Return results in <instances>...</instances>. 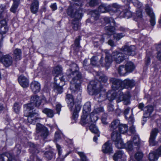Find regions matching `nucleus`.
<instances>
[{
    "label": "nucleus",
    "instance_id": "obj_1",
    "mask_svg": "<svg viewBox=\"0 0 161 161\" xmlns=\"http://www.w3.org/2000/svg\"><path fill=\"white\" fill-rule=\"evenodd\" d=\"M66 73L68 78H72L70 82V90L72 93L77 92L80 90L81 74L78 71V68L77 64L73 63L70 65Z\"/></svg>",
    "mask_w": 161,
    "mask_h": 161
},
{
    "label": "nucleus",
    "instance_id": "obj_2",
    "mask_svg": "<svg viewBox=\"0 0 161 161\" xmlns=\"http://www.w3.org/2000/svg\"><path fill=\"white\" fill-rule=\"evenodd\" d=\"M106 57L105 59V63L104 64L102 63L103 60L102 58L100 60V62L103 66H105L106 67H108L112 62V59L116 63L120 64L123 61L125 58V56L121 52L115 50L113 51L111 56L108 53V50H106L105 52Z\"/></svg>",
    "mask_w": 161,
    "mask_h": 161
},
{
    "label": "nucleus",
    "instance_id": "obj_3",
    "mask_svg": "<svg viewBox=\"0 0 161 161\" xmlns=\"http://www.w3.org/2000/svg\"><path fill=\"white\" fill-rule=\"evenodd\" d=\"M82 5L81 1L73 2L67 10V15L74 19H80L83 16L82 10L80 8Z\"/></svg>",
    "mask_w": 161,
    "mask_h": 161
},
{
    "label": "nucleus",
    "instance_id": "obj_4",
    "mask_svg": "<svg viewBox=\"0 0 161 161\" xmlns=\"http://www.w3.org/2000/svg\"><path fill=\"white\" fill-rule=\"evenodd\" d=\"M97 85L96 82L93 81L90 82L87 86V90L89 94L95 95V98L98 102H102L106 99L107 98L108 99V97L111 98V97H110L109 96L110 93L107 94L104 91L101 92V94L98 96L97 94L100 92V90L97 88Z\"/></svg>",
    "mask_w": 161,
    "mask_h": 161
},
{
    "label": "nucleus",
    "instance_id": "obj_5",
    "mask_svg": "<svg viewBox=\"0 0 161 161\" xmlns=\"http://www.w3.org/2000/svg\"><path fill=\"white\" fill-rule=\"evenodd\" d=\"M120 7L116 3L113 4L112 5L107 6L103 4L100 5L98 8V11L96 10H93L90 12L92 18L95 20H98L99 17V12L101 13H105L111 10L115 12L117 11L118 9H120Z\"/></svg>",
    "mask_w": 161,
    "mask_h": 161
},
{
    "label": "nucleus",
    "instance_id": "obj_6",
    "mask_svg": "<svg viewBox=\"0 0 161 161\" xmlns=\"http://www.w3.org/2000/svg\"><path fill=\"white\" fill-rule=\"evenodd\" d=\"M98 119L97 114L94 111H93L89 115H88L87 114L82 115L81 116L80 123L82 125L94 123Z\"/></svg>",
    "mask_w": 161,
    "mask_h": 161
},
{
    "label": "nucleus",
    "instance_id": "obj_7",
    "mask_svg": "<svg viewBox=\"0 0 161 161\" xmlns=\"http://www.w3.org/2000/svg\"><path fill=\"white\" fill-rule=\"evenodd\" d=\"M41 103V101L39 97L34 96L31 97V103L24 105V108L26 111H30L34 108V107H39Z\"/></svg>",
    "mask_w": 161,
    "mask_h": 161
},
{
    "label": "nucleus",
    "instance_id": "obj_8",
    "mask_svg": "<svg viewBox=\"0 0 161 161\" xmlns=\"http://www.w3.org/2000/svg\"><path fill=\"white\" fill-rule=\"evenodd\" d=\"M36 133L40 135L41 139L45 140L47 139L49 132L46 127L40 123H37L36 126Z\"/></svg>",
    "mask_w": 161,
    "mask_h": 161
},
{
    "label": "nucleus",
    "instance_id": "obj_9",
    "mask_svg": "<svg viewBox=\"0 0 161 161\" xmlns=\"http://www.w3.org/2000/svg\"><path fill=\"white\" fill-rule=\"evenodd\" d=\"M6 20L5 19L0 20V47L2 46L3 35L5 34L8 31Z\"/></svg>",
    "mask_w": 161,
    "mask_h": 161
},
{
    "label": "nucleus",
    "instance_id": "obj_10",
    "mask_svg": "<svg viewBox=\"0 0 161 161\" xmlns=\"http://www.w3.org/2000/svg\"><path fill=\"white\" fill-rule=\"evenodd\" d=\"M111 138L115 142L116 147L118 149L124 148L125 144L123 143L122 140L120 138V134L114 132L111 135Z\"/></svg>",
    "mask_w": 161,
    "mask_h": 161
},
{
    "label": "nucleus",
    "instance_id": "obj_11",
    "mask_svg": "<svg viewBox=\"0 0 161 161\" xmlns=\"http://www.w3.org/2000/svg\"><path fill=\"white\" fill-rule=\"evenodd\" d=\"M136 47L135 46H129L127 45H125L121 49L123 53L126 55L132 56L136 54Z\"/></svg>",
    "mask_w": 161,
    "mask_h": 161
},
{
    "label": "nucleus",
    "instance_id": "obj_12",
    "mask_svg": "<svg viewBox=\"0 0 161 161\" xmlns=\"http://www.w3.org/2000/svg\"><path fill=\"white\" fill-rule=\"evenodd\" d=\"M145 11L147 14L150 18V22L151 26L153 27L156 24L155 16L152 9L148 5H146Z\"/></svg>",
    "mask_w": 161,
    "mask_h": 161
},
{
    "label": "nucleus",
    "instance_id": "obj_13",
    "mask_svg": "<svg viewBox=\"0 0 161 161\" xmlns=\"http://www.w3.org/2000/svg\"><path fill=\"white\" fill-rule=\"evenodd\" d=\"M80 96L81 99V95L80 94V95H78L77 97V99L78 100V101L77 102H74L73 96L71 94H67L66 95V100L68 104V106L70 110H71L73 108V107L75 106V103H77L79 102L80 97Z\"/></svg>",
    "mask_w": 161,
    "mask_h": 161
},
{
    "label": "nucleus",
    "instance_id": "obj_14",
    "mask_svg": "<svg viewBox=\"0 0 161 161\" xmlns=\"http://www.w3.org/2000/svg\"><path fill=\"white\" fill-rule=\"evenodd\" d=\"M159 131V130L157 128L153 129L152 130L149 140V145L153 146L158 144V142L155 141V139Z\"/></svg>",
    "mask_w": 161,
    "mask_h": 161
},
{
    "label": "nucleus",
    "instance_id": "obj_15",
    "mask_svg": "<svg viewBox=\"0 0 161 161\" xmlns=\"http://www.w3.org/2000/svg\"><path fill=\"white\" fill-rule=\"evenodd\" d=\"M110 82L112 84V88L114 90H120L123 88L122 81L117 79L111 78L110 80Z\"/></svg>",
    "mask_w": 161,
    "mask_h": 161
},
{
    "label": "nucleus",
    "instance_id": "obj_16",
    "mask_svg": "<svg viewBox=\"0 0 161 161\" xmlns=\"http://www.w3.org/2000/svg\"><path fill=\"white\" fill-rule=\"evenodd\" d=\"M39 114L36 112H32L31 113L29 112V115L27 116V120L29 123L31 124H35L37 121L41 118L37 117Z\"/></svg>",
    "mask_w": 161,
    "mask_h": 161
},
{
    "label": "nucleus",
    "instance_id": "obj_17",
    "mask_svg": "<svg viewBox=\"0 0 161 161\" xmlns=\"http://www.w3.org/2000/svg\"><path fill=\"white\" fill-rule=\"evenodd\" d=\"M80 97L79 102L77 103H75V106L73 107V108L71 110H70L71 111H73L72 117L74 120H76L78 118V113L80 110L81 107L80 103L81 98L80 96Z\"/></svg>",
    "mask_w": 161,
    "mask_h": 161
},
{
    "label": "nucleus",
    "instance_id": "obj_18",
    "mask_svg": "<svg viewBox=\"0 0 161 161\" xmlns=\"http://www.w3.org/2000/svg\"><path fill=\"white\" fill-rule=\"evenodd\" d=\"M158 155L161 156V146L156 151L151 152L149 154V159L150 161H156L158 158Z\"/></svg>",
    "mask_w": 161,
    "mask_h": 161
},
{
    "label": "nucleus",
    "instance_id": "obj_19",
    "mask_svg": "<svg viewBox=\"0 0 161 161\" xmlns=\"http://www.w3.org/2000/svg\"><path fill=\"white\" fill-rule=\"evenodd\" d=\"M111 98L108 97V100L110 101L115 98H117L119 100V101H118V102H119L124 100L125 99L124 95L123 92L120 91V90L118 91L117 93L116 92H115L114 91H113L112 93L111 94Z\"/></svg>",
    "mask_w": 161,
    "mask_h": 161
},
{
    "label": "nucleus",
    "instance_id": "obj_20",
    "mask_svg": "<svg viewBox=\"0 0 161 161\" xmlns=\"http://www.w3.org/2000/svg\"><path fill=\"white\" fill-rule=\"evenodd\" d=\"M119 6L120 7V8L118 9L117 11H115V12L117 13L120 17L126 18L127 19H128L131 17L132 14L130 11L127 9L122 11L123 9L121 7Z\"/></svg>",
    "mask_w": 161,
    "mask_h": 161
},
{
    "label": "nucleus",
    "instance_id": "obj_21",
    "mask_svg": "<svg viewBox=\"0 0 161 161\" xmlns=\"http://www.w3.org/2000/svg\"><path fill=\"white\" fill-rule=\"evenodd\" d=\"M39 2L37 0L32 1L30 7L31 11L33 14H36L39 9Z\"/></svg>",
    "mask_w": 161,
    "mask_h": 161
},
{
    "label": "nucleus",
    "instance_id": "obj_22",
    "mask_svg": "<svg viewBox=\"0 0 161 161\" xmlns=\"http://www.w3.org/2000/svg\"><path fill=\"white\" fill-rule=\"evenodd\" d=\"M122 84L124 88H131L135 85V82L133 80H130L127 79L122 81Z\"/></svg>",
    "mask_w": 161,
    "mask_h": 161
},
{
    "label": "nucleus",
    "instance_id": "obj_23",
    "mask_svg": "<svg viewBox=\"0 0 161 161\" xmlns=\"http://www.w3.org/2000/svg\"><path fill=\"white\" fill-rule=\"evenodd\" d=\"M18 81L20 85L23 88L29 86L28 79L23 75L19 77Z\"/></svg>",
    "mask_w": 161,
    "mask_h": 161
},
{
    "label": "nucleus",
    "instance_id": "obj_24",
    "mask_svg": "<svg viewBox=\"0 0 161 161\" xmlns=\"http://www.w3.org/2000/svg\"><path fill=\"white\" fill-rule=\"evenodd\" d=\"M102 151L104 153H112V144L109 141L106 142L102 147Z\"/></svg>",
    "mask_w": 161,
    "mask_h": 161
},
{
    "label": "nucleus",
    "instance_id": "obj_25",
    "mask_svg": "<svg viewBox=\"0 0 161 161\" xmlns=\"http://www.w3.org/2000/svg\"><path fill=\"white\" fill-rule=\"evenodd\" d=\"M31 87L32 92L36 93L40 91L41 86L38 81H32L31 83Z\"/></svg>",
    "mask_w": 161,
    "mask_h": 161
},
{
    "label": "nucleus",
    "instance_id": "obj_26",
    "mask_svg": "<svg viewBox=\"0 0 161 161\" xmlns=\"http://www.w3.org/2000/svg\"><path fill=\"white\" fill-rule=\"evenodd\" d=\"M119 120H115L112 121L109 125V130L110 131H113L112 133L114 131L119 133L116 130L117 128H118L119 125H120Z\"/></svg>",
    "mask_w": 161,
    "mask_h": 161
},
{
    "label": "nucleus",
    "instance_id": "obj_27",
    "mask_svg": "<svg viewBox=\"0 0 161 161\" xmlns=\"http://www.w3.org/2000/svg\"><path fill=\"white\" fill-rule=\"evenodd\" d=\"M22 52L19 48H16L14 50V58L16 61L20 60L21 58Z\"/></svg>",
    "mask_w": 161,
    "mask_h": 161
},
{
    "label": "nucleus",
    "instance_id": "obj_28",
    "mask_svg": "<svg viewBox=\"0 0 161 161\" xmlns=\"http://www.w3.org/2000/svg\"><path fill=\"white\" fill-rule=\"evenodd\" d=\"M91 103L89 102H86L83 106L82 115L87 114L91 110Z\"/></svg>",
    "mask_w": 161,
    "mask_h": 161
},
{
    "label": "nucleus",
    "instance_id": "obj_29",
    "mask_svg": "<svg viewBox=\"0 0 161 161\" xmlns=\"http://www.w3.org/2000/svg\"><path fill=\"white\" fill-rule=\"evenodd\" d=\"M14 3L11 7L10 8V11L12 12L15 13L16 12L17 8L20 3V0H13Z\"/></svg>",
    "mask_w": 161,
    "mask_h": 161
},
{
    "label": "nucleus",
    "instance_id": "obj_30",
    "mask_svg": "<svg viewBox=\"0 0 161 161\" xmlns=\"http://www.w3.org/2000/svg\"><path fill=\"white\" fill-rule=\"evenodd\" d=\"M130 108H126L125 110L124 114L125 116V118L127 119L128 120V122L129 123L132 124L134 122V119L133 118V115H131L129 117H128L127 116V115L128 114L129 112Z\"/></svg>",
    "mask_w": 161,
    "mask_h": 161
},
{
    "label": "nucleus",
    "instance_id": "obj_31",
    "mask_svg": "<svg viewBox=\"0 0 161 161\" xmlns=\"http://www.w3.org/2000/svg\"><path fill=\"white\" fill-rule=\"evenodd\" d=\"M124 153L122 150L117 151L113 156V159L115 161H118L119 159L122 158L124 156Z\"/></svg>",
    "mask_w": 161,
    "mask_h": 161
},
{
    "label": "nucleus",
    "instance_id": "obj_32",
    "mask_svg": "<svg viewBox=\"0 0 161 161\" xmlns=\"http://www.w3.org/2000/svg\"><path fill=\"white\" fill-rule=\"evenodd\" d=\"M118 129L119 132V133L125 134L128 130V126L126 124H120Z\"/></svg>",
    "mask_w": 161,
    "mask_h": 161
},
{
    "label": "nucleus",
    "instance_id": "obj_33",
    "mask_svg": "<svg viewBox=\"0 0 161 161\" xmlns=\"http://www.w3.org/2000/svg\"><path fill=\"white\" fill-rule=\"evenodd\" d=\"M42 112L49 117L52 118L54 116V112L52 109L45 108L42 110Z\"/></svg>",
    "mask_w": 161,
    "mask_h": 161
},
{
    "label": "nucleus",
    "instance_id": "obj_34",
    "mask_svg": "<svg viewBox=\"0 0 161 161\" xmlns=\"http://www.w3.org/2000/svg\"><path fill=\"white\" fill-rule=\"evenodd\" d=\"M128 72H131L135 69V66L133 63L131 62L127 63L125 66Z\"/></svg>",
    "mask_w": 161,
    "mask_h": 161
},
{
    "label": "nucleus",
    "instance_id": "obj_35",
    "mask_svg": "<svg viewBox=\"0 0 161 161\" xmlns=\"http://www.w3.org/2000/svg\"><path fill=\"white\" fill-rule=\"evenodd\" d=\"M5 9L6 6L5 4L0 5V20L3 19L4 15H7Z\"/></svg>",
    "mask_w": 161,
    "mask_h": 161
},
{
    "label": "nucleus",
    "instance_id": "obj_36",
    "mask_svg": "<svg viewBox=\"0 0 161 161\" xmlns=\"http://www.w3.org/2000/svg\"><path fill=\"white\" fill-rule=\"evenodd\" d=\"M80 19H73L72 21V28L75 31H77L79 29L80 24L79 23V20Z\"/></svg>",
    "mask_w": 161,
    "mask_h": 161
},
{
    "label": "nucleus",
    "instance_id": "obj_37",
    "mask_svg": "<svg viewBox=\"0 0 161 161\" xmlns=\"http://www.w3.org/2000/svg\"><path fill=\"white\" fill-rule=\"evenodd\" d=\"M56 77H55L54 78V87L55 89L58 91V93H61L63 92V88L56 83Z\"/></svg>",
    "mask_w": 161,
    "mask_h": 161
},
{
    "label": "nucleus",
    "instance_id": "obj_38",
    "mask_svg": "<svg viewBox=\"0 0 161 161\" xmlns=\"http://www.w3.org/2000/svg\"><path fill=\"white\" fill-rule=\"evenodd\" d=\"M56 147L58 150V154L59 155L58 158L57 159V161H63L64 158H65L68 154L69 153L66 154L64 156V158H62L61 157V155L62 153V150L61 147L58 144H56Z\"/></svg>",
    "mask_w": 161,
    "mask_h": 161
},
{
    "label": "nucleus",
    "instance_id": "obj_39",
    "mask_svg": "<svg viewBox=\"0 0 161 161\" xmlns=\"http://www.w3.org/2000/svg\"><path fill=\"white\" fill-rule=\"evenodd\" d=\"M6 159H7L8 161H12V157L11 155L7 153L0 156V161H5Z\"/></svg>",
    "mask_w": 161,
    "mask_h": 161
},
{
    "label": "nucleus",
    "instance_id": "obj_40",
    "mask_svg": "<svg viewBox=\"0 0 161 161\" xmlns=\"http://www.w3.org/2000/svg\"><path fill=\"white\" fill-rule=\"evenodd\" d=\"M94 123L90 124L91 125L90 126V130L94 134H97V137L99 136V130L97 127Z\"/></svg>",
    "mask_w": 161,
    "mask_h": 161
},
{
    "label": "nucleus",
    "instance_id": "obj_41",
    "mask_svg": "<svg viewBox=\"0 0 161 161\" xmlns=\"http://www.w3.org/2000/svg\"><path fill=\"white\" fill-rule=\"evenodd\" d=\"M118 71L120 75H124L128 72L125 66L124 65H121L119 67Z\"/></svg>",
    "mask_w": 161,
    "mask_h": 161
},
{
    "label": "nucleus",
    "instance_id": "obj_42",
    "mask_svg": "<svg viewBox=\"0 0 161 161\" xmlns=\"http://www.w3.org/2000/svg\"><path fill=\"white\" fill-rule=\"evenodd\" d=\"M62 68L60 65H58L54 68L53 73V74L58 75L62 73Z\"/></svg>",
    "mask_w": 161,
    "mask_h": 161
},
{
    "label": "nucleus",
    "instance_id": "obj_43",
    "mask_svg": "<svg viewBox=\"0 0 161 161\" xmlns=\"http://www.w3.org/2000/svg\"><path fill=\"white\" fill-rule=\"evenodd\" d=\"M105 30L107 33L108 35H111L113 34L115 30L114 26L111 25H108L105 27Z\"/></svg>",
    "mask_w": 161,
    "mask_h": 161
},
{
    "label": "nucleus",
    "instance_id": "obj_44",
    "mask_svg": "<svg viewBox=\"0 0 161 161\" xmlns=\"http://www.w3.org/2000/svg\"><path fill=\"white\" fill-rule=\"evenodd\" d=\"M97 76L98 77L100 81L104 83H106L108 80L107 77L102 73H97Z\"/></svg>",
    "mask_w": 161,
    "mask_h": 161
},
{
    "label": "nucleus",
    "instance_id": "obj_45",
    "mask_svg": "<svg viewBox=\"0 0 161 161\" xmlns=\"http://www.w3.org/2000/svg\"><path fill=\"white\" fill-rule=\"evenodd\" d=\"M147 110L144 115H146L145 118H148L151 116V114L153 110V107L152 106H147Z\"/></svg>",
    "mask_w": 161,
    "mask_h": 161
},
{
    "label": "nucleus",
    "instance_id": "obj_46",
    "mask_svg": "<svg viewBox=\"0 0 161 161\" xmlns=\"http://www.w3.org/2000/svg\"><path fill=\"white\" fill-rule=\"evenodd\" d=\"M136 21H139L142 20V11L140 10H138L136 11Z\"/></svg>",
    "mask_w": 161,
    "mask_h": 161
},
{
    "label": "nucleus",
    "instance_id": "obj_47",
    "mask_svg": "<svg viewBox=\"0 0 161 161\" xmlns=\"http://www.w3.org/2000/svg\"><path fill=\"white\" fill-rule=\"evenodd\" d=\"M133 143L138 146L140 144V141L139 136L137 135H135L133 137L132 141Z\"/></svg>",
    "mask_w": 161,
    "mask_h": 161
},
{
    "label": "nucleus",
    "instance_id": "obj_48",
    "mask_svg": "<svg viewBox=\"0 0 161 161\" xmlns=\"http://www.w3.org/2000/svg\"><path fill=\"white\" fill-rule=\"evenodd\" d=\"M143 155L142 152L138 151L135 154V157L137 161H140L142 158Z\"/></svg>",
    "mask_w": 161,
    "mask_h": 161
},
{
    "label": "nucleus",
    "instance_id": "obj_49",
    "mask_svg": "<svg viewBox=\"0 0 161 161\" xmlns=\"http://www.w3.org/2000/svg\"><path fill=\"white\" fill-rule=\"evenodd\" d=\"M125 36V35L122 33H116L114 34L113 37L116 41H118Z\"/></svg>",
    "mask_w": 161,
    "mask_h": 161
},
{
    "label": "nucleus",
    "instance_id": "obj_50",
    "mask_svg": "<svg viewBox=\"0 0 161 161\" xmlns=\"http://www.w3.org/2000/svg\"><path fill=\"white\" fill-rule=\"evenodd\" d=\"M104 20L105 23L106 24L111 23H113L114 25L115 24L114 21L112 18L108 17H105L104 18Z\"/></svg>",
    "mask_w": 161,
    "mask_h": 161
},
{
    "label": "nucleus",
    "instance_id": "obj_51",
    "mask_svg": "<svg viewBox=\"0 0 161 161\" xmlns=\"http://www.w3.org/2000/svg\"><path fill=\"white\" fill-rule=\"evenodd\" d=\"M132 2L134 5L138 8H141L142 6V3L138 0H132Z\"/></svg>",
    "mask_w": 161,
    "mask_h": 161
},
{
    "label": "nucleus",
    "instance_id": "obj_52",
    "mask_svg": "<svg viewBox=\"0 0 161 161\" xmlns=\"http://www.w3.org/2000/svg\"><path fill=\"white\" fill-rule=\"evenodd\" d=\"M13 108L14 112L16 113H18L20 111L21 107L18 103H16L14 104Z\"/></svg>",
    "mask_w": 161,
    "mask_h": 161
},
{
    "label": "nucleus",
    "instance_id": "obj_53",
    "mask_svg": "<svg viewBox=\"0 0 161 161\" xmlns=\"http://www.w3.org/2000/svg\"><path fill=\"white\" fill-rule=\"evenodd\" d=\"M77 153L81 158V161H87L86 156L83 152H78Z\"/></svg>",
    "mask_w": 161,
    "mask_h": 161
},
{
    "label": "nucleus",
    "instance_id": "obj_54",
    "mask_svg": "<svg viewBox=\"0 0 161 161\" xmlns=\"http://www.w3.org/2000/svg\"><path fill=\"white\" fill-rule=\"evenodd\" d=\"M125 145L124 148H125L129 150H131L133 149L132 143L131 142H128L126 144H125Z\"/></svg>",
    "mask_w": 161,
    "mask_h": 161
},
{
    "label": "nucleus",
    "instance_id": "obj_55",
    "mask_svg": "<svg viewBox=\"0 0 161 161\" xmlns=\"http://www.w3.org/2000/svg\"><path fill=\"white\" fill-rule=\"evenodd\" d=\"M98 58L95 56H93L91 59V64L93 65H96L97 64Z\"/></svg>",
    "mask_w": 161,
    "mask_h": 161
},
{
    "label": "nucleus",
    "instance_id": "obj_56",
    "mask_svg": "<svg viewBox=\"0 0 161 161\" xmlns=\"http://www.w3.org/2000/svg\"><path fill=\"white\" fill-rule=\"evenodd\" d=\"M63 136V135L60 132H56L55 135V138L56 140L60 139Z\"/></svg>",
    "mask_w": 161,
    "mask_h": 161
},
{
    "label": "nucleus",
    "instance_id": "obj_57",
    "mask_svg": "<svg viewBox=\"0 0 161 161\" xmlns=\"http://www.w3.org/2000/svg\"><path fill=\"white\" fill-rule=\"evenodd\" d=\"M53 155V154L52 152H46L45 153V157L48 159H51Z\"/></svg>",
    "mask_w": 161,
    "mask_h": 161
},
{
    "label": "nucleus",
    "instance_id": "obj_58",
    "mask_svg": "<svg viewBox=\"0 0 161 161\" xmlns=\"http://www.w3.org/2000/svg\"><path fill=\"white\" fill-rule=\"evenodd\" d=\"M98 0H90L89 5L91 7H93L98 4Z\"/></svg>",
    "mask_w": 161,
    "mask_h": 161
},
{
    "label": "nucleus",
    "instance_id": "obj_59",
    "mask_svg": "<svg viewBox=\"0 0 161 161\" xmlns=\"http://www.w3.org/2000/svg\"><path fill=\"white\" fill-rule=\"evenodd\" d=\"M80 36H78V37L75 40V44L76 47L78 48H80Z\"/></svg>",
    "mask_w": 161,
    "mask_h": 161
},
{
    "label": "nucleus",
    "instance_id": "obj_60",
    "mask_svg": "<svg viewBox=\"0 0 161 161\" xmlns=\"http://www.w3.org/2000/svg\"><path fill=\"white\" fill-rule=\"evenodd\" d=\"M61 105L60 104H58L56 105V110L57 111V113L58 114H60V112L61 110Z\"/></svg>",
    "mask_w": 161,
    "mask_h": 161
},
{
    "label": "nucleus",
    "instance_id": "obj_61",
    "mask_svg": "<svg viewBox=\"0 0 161 161\" xmlns=\"http://www.w3.org/2000/svg\"><path fill=\"white\" fill-rule=\"evenodd\" d=\"M129 132H130L131 134H134L136 132V130H135V127L134 125H132L131 126L129 130Z\"/></svg>",
    "mask_w": 161,
    "mask_h": 161
},
{
    "label": "nucleus",
    "instance_id": "obj_62",
    "mask_svg": "<svg viewBox=\"0 0 161 161\" xmlns=\"http://www.w3.org/2000/svg\"><path fill=\"white\" fill-rule=\"evenodd\" d=\"M83 67L86 70L89 69V67H88V65L87 63V61L86 59H85L83 62Z\"/></svg>",
    "mask_w": 161,
    "mask_h": 161
},
{
    "label": "nucleus",
    "instance_id": "obj_63",
    "mask_svg": "<svg viewBox=\"0 0 161 161\" xmlns=\"http://www.w3.org/2000/svg\"><path fill=\"white\" fill-rule=\"evenodd\" d=\"M93 111H94L97 114L99 112H103V107H100L95 109Z\"/></svg>",
    "mask_w": 161,
    "mask_h": 161
},
{
    "label": "nucleus",
    "instance_id": "obj_64",
    "mask_svg": "<svg viewBox=\"0 0 161 161\" xmlns=\"http://www.w3.org/2000/svg\"><path fill=\"white\" fill-rule=\"evenodd\" d=\"M108 44L112 47H115L116 45L114 41L112 39H110L108 40Z\"/></svg>",
    "mask_w": 161,
    "mask_h": 161
}]
</instances>
